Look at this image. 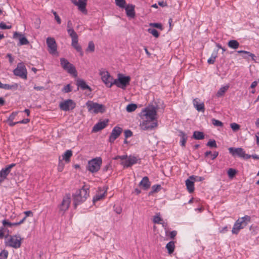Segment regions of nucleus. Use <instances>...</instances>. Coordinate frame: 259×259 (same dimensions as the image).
Returning <instances> with one entry per match:
<instances>
[{"label": "nucleus", "mask_w": 259, "mask_h": 259, "mask_svg": "<svg viewBox=\"0 0 259 259\" xmlns=\"http://www.w3.org/2000/svg\"><path fill=\"white\" fill-rule=\"evenodd\" d=\"M64 168V163L61 160H59L58 166V169L59 171H62Z\"/></svg>", "instance_id": "052dcab7"}, {"label": "nucleus", "mask_w": 259, "mask_h": 259, "mask_svg": "<svg viewBox=\"0 0 259 259\" xmlns=\"http://www.w3.org/2000/svg\"><path fill=\"white\" fill-rule=\"evenodd\" d=\"M3 224L5 226H8L9 227L12 226V223L9 222L7 220H4L3 221Z\"/></svg>", "instance_id": "0e129e2a"}, {"label": "nucleus", "mask_w": 259, "mask_h": 259, "mask_svg": "<svg viewBox=\"0 0 259 259\" xmlns=\"http://www.w3.org/2000/svg\"><path fill=\"white\" fill-rule=\"evenodd\" d=\"M177 234L176 231H172L169 232V237L171 239H174Z\"/></svg>", "instance_id": "680f3d73"}, {"label": "nucleus", "mask_w": 259, "mask_h": 259, "mask_svg": "<svg viewBox=\"0 0 259 259\" xmlns=\"http://www.w3.org/2000/svg\"><path fill=\"white\" fill-rule=\"evenodd\" d=\"M52 12L53 13V14L55 17V19L56 21H57V23L58 24H60L61 23V20L60 17L57 14V12L54 11V10H52Z\"/></svg>", "instance_id": "603ef678"}, {"label": "nucleus", "mask_w": 259, "mask_h": 259, "mask_svg": "<svg viewBox=\"0 0 259 259\" xmlns=\"http://www.w3.org/2000/svg\"><path fill=\"white\" fill-rule=\"evenodd\" d=\"M76 85L82 90H88L92 91L91 88L86 83L84 80L81 79H78L76 80Z\"/></svg>", "instance_id": "b1692460"}, {"label": "nucleus", "mask_w": 259, "mask_h": 259, "mask_svg": "<svg viewBox=\"0 0 259 259\" xmlns=\"http://www.w3.org/2000/svg\"><path fill=\"white\" fill-rule=\"evenodd\" d=\"M89 188L84 185L81 189L76 191L73 195V204L74 208H76L77 205L85 201L89 196Z\"/></svg>", "instance_id": "f03ea898"}, {"label": "nucleus", "mask_w": 259, "mask_h": 259, "mask_svg": "<svg viewBox=\"0 0 259 259\" xmlns=\"http://www.w3.org/2000/svg\"><path fill=\"white\" fill-rule=\"evenodd\" d=\"M95 51V45L92 41L89 42L88 47L86 49L87 52H93Z\"/></svg>", "instance_id": "a19ab883"}, {"label": "nucleus", "mask_w": 259, "mask_h": 259, "mask_svg": "<svg viewBox=\"0 0 259 259\" xmlns=\"http://www.w3.org/2000/svg\"><path fill=\"white\" fill-rule=\"evenodd\" d=\"M1 89H4L5 90H12V89H17L18 88V84L17 83H15L13 85H10L8 84H3L1 86Z\"/></svg>", "instance_id": "c9c22d12"}, {"label": "nucleus", "mask_w": 259, "mask_h": 259, "mask_svg": "<svg viewBox=\"0 0 259 259\" xmlns=\"http://www.w3.org/2000/svg\"><path fill=\"white\" fill-rule=\"evenodd\" d=\"M60 64L63 69L66 71L68 73L74 77L77 76V74L75 67L67 59L64 58H60Z\"/></svg>", "instance_id": "423d86ee"}, {"label": "nucleus", "mask_w": 259, "mask_h": 259, "mask_svg": "<svg viewBox=\"0 0 259 259\" xmlns=\"http://www.w3.org/2000/svg\"><path fill=\"white\" fill-rule=\"evenodd\" d=\"M19 37V45H26L29 44V41L22 34L18 32H15L13 35L14 38H17Z\"/></svg>", "instance_id": "aec40b11"}, {"label": "nucleus", "mask_w": 259, "mask_h": 259, "mask_svg": "<svg viewBox=\"0 0 259 259\" xmlns=\"http://www.w3.org/2000/svg\"><path fill=\"white\" fill-rule=\"evenodd\" d=\"M175 248V242L173 241L169 242L166 245V248L167 249L168 253L169 254H171L172 253L174 252Z\"/></svg>", "instance_id": "c756f323"}, {"label": "nucleus", "mask_w": 259, "mask_h": 259, "mask_svg": "<svg viewBox=\"0 0 259 259\" xmlns=\"http://www.w3.org/2000/svg\"><path fill=\"white\" fill-rule=\"evenodd\" d=\"M72 89L71 88V86L69 84L65 85L62 89V91L65 93H67L71 92Z\"/></svg>", "instance_id": "3c124183"}, {"label": "nucleus", "mask_w": 259, "mask_h": 259, "mask_svg": "<svg viewBox=\"0 0 259 259\" xmlns=\"http://www.w3.org/2000/svg\"><path fill=\"white\" fill-rule=\"evenodd\" d=\"M131 77L129 76H124L122 74H118V78L113 80L114 85L118 88L125 90L127 85L130 84Z\"/></svg>", "instance_id": "39448f33"}, {"label": "nucleus", "mask_w": 259, "mask_h": 259, "mask_svg": "<svg viewBox=\"0 0 259 259\" xmlns=\"http://www.w3.org/2000/svg\"><path fill=\"white\" fill-rule=\"evenodd\" d=\"M70 203V194H67L63 197L61 203L59 206V211L64 213L69 208Z\"/></svg>", "instance_id": "9b49d317"}, {"label": "nucleus", "mask_w": 259, "mask_h": 259, "mask_svg": "<svg viewBox=\"0 0 259 259\" xmlns=\"http://www.w3.org/2000/svg\"><path fill=\"white\" fill-rule=\"evenodd\" d=\"M72 156V151L71 150H67L62 155L63 160H64L66 162H69L70 161V157Z\"/></svg>", "instance_id": "bb28decb"}, {"label": "nucleus", "mask_w": 259, "mask_h": 259, "mask_svg": "<svg viewBox=\"0 0 259 259\" xmlns=\"http://www.w3.org/2000/svg\"><path fill=\"white\" fill-rule=\"evenodd\" d=\"M219 152L217 151H214L213 153H212L211 151H207L204 153L205 157H207L209 155H210L211 156L212 160H214L215 158H217Z\"/></svg>", "instance_id": "e433bc0d"}, {"label": "nucleus", "mask_w": 259, "mask_h": 259, "mask_svg": "<svg viewBox=\"0 0 259 259\" xmlns=\"http://www.w3.org/2000/svg\"><path fill=\"white\" fill-rule=\"evenodd\" d=\"M228 46L231 49H237L239 46V44L236 40H231L228 42Z\"/></svg>", "instance_id": "473e14b6"}, {"label": "nucleus", "mask_w": 259, "mask_h": 259, "mask_svg": "<svg viewBox=\"0 0 259 259\" xmlns=\"http://www.w3.org/2000/svg\"><path fill=\"white\" fill-rule=\"evenodd\" d=\"M78 52H79L80 53V56H83V53L82 51V48H81V47L79 45L78 46H76L75 48H74Z\"/></svg>", "instance_id": "e2e57ef3"}, {"label": "nucleus", "mask_w": 259, "mask_h": 259, "mask_svg": "<svg viewBox=\"0 0 259 259\" xmlns=\"http://www.w3.org/2000/svg\"><path fill=\"white\" fill-rule=\"evenodd\" d=\"M157 115V108L154 106L148 107L143 109L140 114V116L143 120L140 123V126L143 130H151L157 126L156 116Z\"/></svg>", "instance_id": "f257e3e1"}, {"label": "nucleus", "mask_w": 259, "mask_h": 259, "mask_svg": "<svg viewBox=\"0 0 259 259\" xmlns=\"http://www.w3.org/2000/svg\"><path fill=\"white\" fill-rule=\"evenodd\" d=\"M228 227L227 226H225L224 227H223L222 228L219 229V232L221 233H225L228 231Z\"/></svg>", "instance_id": "69168bd1"}, {"label": "nucleus", "mask_w": 259, "mask_h": 259, "mask_svg": "<svg viewBox=\"0 0 259 259\" xmlns=\"http://www.w3.org/2000/svg\"><path fill=\"white\" fill-rule=\"evenodd\" d=\"M71 38V46L75 48L76 46H79L78 44V37L77 34H75L70 36Z\"/></svg>", "instance_id": "2f4dec72"}, {"label": "nucleus", "mask_w": 259, "mask_h": 259, "mask_svg": "<svg viewBox=\"0 0 259 259\" xmlns=\"http://www.w3.org/2000/svg\"><path fill=\"white\" fill-rule=\"evenodd\" d=\"M139 186L143 187V188L145 190L148 189L151 186V183L148 177L147 176L144 177L140 182Z\"/></svg>", "instance_id": "5701e85b"}, {"label": "nucleus", "mask_w": 259, "mask_h": 259, "mask_svg": "<svg viewBox=\"0 0 259 259\" xmlns=\"http://www.w3.org/2000/svg\"><path fill=\"white\" fill-rule=\"evenodd\" d=\"M193 137L196 140H202L204 138V134L201 132L195 131L193 133Z\"/></svg>", "instance_id": "72a5a7b5"}, {"label": "nucleus", "mask_w": 259, "mask_h": 259, "mask_svg": "<svg viewBox=\"0 0 259 259\" xmlns=\"http://www.w3.org/2000/svg\"><path fill=\"white\" fill-rule=\"evenodd\" d=\"M67 32L69 36L77 34L72 28V23L71 20H68L67 22Z\"/></svg>", "instance_id": "7c9ffc66"}, {"label": "nucleus", "mask_w": 259, "mask_h": 259, "mask_svg": "<svg viewBox=\"0 0 259 259\" xmlns=\"http://www.w3.org/2000/svg\"><path fill=\"white\" fill-rule=\"evenodd\" d=\"M108 122V120L98 122L93 126L92 132H97L103 129L107 126Z\"/></svg>", "instance_id": "412c9836"}, {"label": "nucleus", "mask_w": 259, "mask_h": 259, "mask_svg": "<svg viewBox=\"0 0 259 259\" xmlns=\"http://www.w3.org/2000/svg\"><path fill=\"white\" fill-rule=\"evenodd\" d=\"M229 151L230 153L233 156H237L245 159H247L251 157L250 155L246 154L244 150L241 148L230 147L229 148Z\"/></svg>", "instance_id": "6e6552de"}, {"label": "nucleus", "mask_w": 259, "mask_h": 259, "mask_svg": "<svg viewBox=\"0 0 259 259\" xmlns=\"http://www.w3.org/2000/svg\"><path fill=\"white\" fill-rule=\"evenodd\" d=\"M135 6L132 4H128L124 8L127 17L132 18H134L135 17Z\"/></svg>", "instance_id": "6ab92c4d"}, {"label": "nucleus", "mask_w": 259, "mask_h": 259, "mask_svg": "<svg viewBox=\"0 0 259 259\" xmlns=\"http://www.w3.org/2000/svg\"><path fill=\"white\" fill-rule=\"evenodd\" d=\"M194 181L190 178L186 181V185L188 192L190 193L194 191Z\"/></svg>", "instance_id": "393cba45"}, {"label": "nucleus", "mask_w": 259, "mask_h": 259, "mask_svg": "<svg viewBox=\"0 0 259 259\" xmlns=\"http://www.w3.org/2000/svg\"><path fill=\"white\" fill-rule=\"evenodd\" d=\"M46 42L49 48V53L52 54H54L57 51V44L55 39L53 37H48Z\"/></svg>", "instance_id": "dca6fc26"}, {"label": "nucleus", "mask_w": 259, "mask_h": 259, "mask_svg": "<svg viewBox=\"0 0 259 259\" xmlns=\"http://www.w3.org/2000/svg\"><path fill=\"white\" fill-rule=\"evenodd\" d=\"M236 173V170L233 168H229L228 170V174L230 178H233Z\"/></svg>", "instance_id": "c03bdc74"}, {"label": "nucleus", "mask_w": 259, "mask_h": 259, "mask_svg": "<svg viewBox=\"0 0 259 259\" xmlns=\"http://www.w3.org/2000/svg\"><path fill=\"white\" fill-rule=\"evenodd\" d=\"M128 157L127 156V155H121V156H119V155H118L116 157H115L114 158H113V159L114 160H117L118 159H120L121 160H126L127 159Z\"/></svg>", "instance_id": "13d9d810"}, {"label": "nucleus", "mask_w": 259, "mask_h": 259, "mask_svg": "<svg viewBox=\"0 0 259 259\" xmlns=\"http://www.w3.org/2000/svg\"><path fill=\"white\" fill-rule=\"evenodd\" d=\"M115 4L120 8H124L126 5L125 0H115Z\"/></svg>", "instance_id": "58836bf2"}, {"label": "nucleus", "mask_w": 259, "mask_h": 259, "mask_svg": "<svg viewBox=\"0 0 259 259\" xmlns=\"http://www.w3.org/2000/svg\"><path fill=\"white\" fill-rule=\"evenodd\" d=\"M100 75L101 76L103 82L105 84L107 87L111 88L114 85L113 80L114 79L107 71H100Z\"/></svg>", "instance_id": "1a4fd4ad"}, {"label": "nucleus", "mask_w": 259, "mask_h": 259, "mask_svg": "<svg viewBox=\"0 0 259 259\" xmlns=\"http://www.w3.org/2000/svg\"><path fill=\"white\" fill-rule=\"evenodd\" d=\"M148 32L152 34L154 37H158L159 36V33L158 31L154 28H149L147 30Z\"/></svg>", "instance_id": "ea45409f"}, {"label": "nucleus", "mask_w": 259, "mask_h": 259, "mask_svg": "<svg viewBox=\"0 0 259 259\" xmlns=\"http://www.w3.org/2000/svg\"><path fill=\"white\" fill-rule=\"evenodd\" d=\"M237 53L242 54V56L244 58H247L248 57H250L252 60H255V55L253 54L250 53L249 52L241 50L238 51Z\"/></svg>", "instance_id": "a878e982"}, {"label": "nucleus", "mask_w": 259, "mask_h": 259, "mask_svg": "<svg viewBox=\"0 0 259 259\" xmlns=\"http://www.w3.org/2000/svg\"><path fill=\"white\" fill-rule=\"evenodd\" d=\"M24 213L25 215L24 217H25L26 218L29 216H33V212L30 210L26 211Z\"/></svg>", "instance_id": "774afa93"}, {"label": "nucleus", "mask_w": 259, "mask_h": 259, "mask_svg": "<svg viewBox=\"0 0 259 259\" xmlns=\"http://www.w3.org/2000/svg\"><path fill=\"white\" fill-rule=\"evenodd\" d=\"M160 185H154L152 187V191L149 193V195L155 192H157L161 189Z\"/></svg>", "instance_id": "79ce46f5"}, {"label": "nucleus", "mask_w": 259, "mask_h": 259, "mask_svg": "<svg viewBox=\"0 0 259 259\" xmlns=\"http://www.w3.org/2000/svg\"><path fill=\"white\" fill-rule=\"evenodd\" d=\"M12 28L11 25H7L4 22L0 23V29H9Z\"/></svg>", "instance_id": "864d4df0"}, {"label": "nucleus", "mask_w": 259, "mask_h": 259, "mask_svg": "<svg viewBox=\"0 0 259 259\" xmlns=\"http://www.w3.org/2000/svg\"><path fill=\"white\" fill-rule=\"evenodd\" d=\"M71 1L74 5L78 6L79 11L83 13H87L86 9L87 0H78V1H77V0H71Z\"/></svg>", "instance_id": "f3484780"}, {"label": "nucleus", "mask_w": 259, "mask_h": 259, "mask_svg": "<svg viewBox=\"0 0 259 259\" xmlns=\"http://www.w3.org/2000/svg\"><path fill=\"white\" fill-rule=\"evenodd\" d=\"M229 85H226L225 86L221 87L219 90L218 91L216 96L218 97H221L224 96V94L227 92V91L229 89Z\"/></svg>", "instance_id": "cd10ccee"}, {"label": "nucleus", "mask_w": 259, "mask_h": 259, "mask_svg": "<svg viewBox=\"0 0 259 259\" xmlns=\"http://www.w3.org/2000/svg\"><path fill=\"white\" fill-rule=\"evenodd\" d=\"M206 145L210 148L217 147V145L214 140H210L206 144Z\"/></svg>", "instance_id": "37998d69"}, {"label": "nucleus", "mask_w": 259, "mask_h": 259, "mask_svg": "<svg viewBox=\"0 0 259 259\" xmlns=\"http://www.w3.org/2000/svg\"><path fill=\"white\" fill-rule=\"evenodd\" d=\"M179 135L181 137L180 143H181V146H185L186 141L187 140V138H188L187 135H186V134L184 132H183L182 131L179 132Z\"/></svg>", "instance_id": "c85d7f7f"}, {"label": "nucleus", "mask_w": 259, "mask_h": 259, "mask_svg": "<svg viewBox=\"0 0 259 259\" xmlns=\"http://www.w3.org/2000/svg\"><path fill=\"white\" fill-rule=\"evenodd\" d=\"M86 106L88 109V111L91 113L95 114L98 113H103L106 111V108L104 105L93 101H89L87 102L86 103Z\"/></svg>", "instance_id": "20e7f679"}, {"label": "nucleus", "mask_w": 259, "mask_h": 259, "mask_svg": "<svg viewBox=\"0 0 259 259\" xmlns=\"http://www.w3.org/2000/svg\"><path fill=\"white\" fill-rule=\"evenodd\" d=\"M230 126L234 131H237L240 128V125L236 123H231Z\"/></svg>", "instance_id": "5fc2aeb1"}, {"label": "nucleus", "mask_w": 259, "mask_h": 259, "mask_svg": "<svg viewBox=\"0 0 259 259\" xmlns=\"http://www.w3.org/2000/svg\"><path fill=\"white\" fill-rule=\"evenodd\" d=\"M8 255V251L4 249L0 253V259H7Z\"/></svg>", "instance_id": "49530a36"}, {"label": "nucleus", "mask_w": 259, "mask_h": 259, "mask_svg": "<svg viewBox=\"0 0 259 259\" xmlns=\"http://www.w3.org/2000/svg\"><path fill=\"white\" fill-rule=\"evenodd\" d=\"M18 114V112H13L11 113V114L9 116L8 119V120H11L12 121V120H13L16 116Z\"/></svg>", "instance_id": "bf43d9fd"}, {"label": "nucleus", "mask_w": 259, "mask_h": 259, "mask_svg": "<svg viewBox=\"0 0 259 259\" xmlns=\"http://www.w3.org/2000/svg\"><path fill=\"white\" fill-rule=\"evenodd\" d=\"M211 121L212 123L215 126H222L223 125V123L221 121L214 118L212 119Z\"/></svg>", "instance_id": "de8ad7c7"}, {"label": "nucleus", "mask_w": 259, "mask_h": 259, "mask_svg": "<svg viewBox=\"0 0 259 259\" xmlns=\"http://www.w3.org/2000/svg\"><path fill=\"white\" fill-rule=\"evenodd\" d=\"M137 108V105L136 104H128L126 107V110L128 112H132L136 110Z\"/></svg>", "instance_id": "4c0bfd02"}, {"label": "nucleus", "mask_w": 259, "mask_h": 259, "mask_svg": "<svg viewBox=\"0 0 259 259\" xmlns=\"http://www.w3.org/2000/svg\"><path fill=\"white\" fill-rule=\"evenodd\" d=\"M217 56L218 51H213L211 55V57L208 59L207 63L209 64H213L215 62V60L217 57Z\"/></svg>", "instance_id": "f704fd0d"}, {"label": "nucleus", "mask_w": 259, "mask_h": 259, "mask_svg": "<svg viewBox=\"0 0 259 259\" xmlns=\"http://www.w3.org/2000/svg\"><path fill=\"white\" fill-rule=\"evenodd\" d=\"M14 75L23 79H27V72L26 67L22 63L17 65V67L13 71Z\"/></svg>", "instance_id": "9d476101"}, {"label": "nucleus", "mask_w": 259, "mask_h": 259, "mask_svg": "<svg viewBox=\"0 0 259 259\" xmlns=\"http://www.w3.org/2000/svg\"><path fill=\"white\" fill-rule=\"evenodd\" d=\"M138 159L135 156H130L125 161H122L121 164L124 167H128L138 162Z\"/></svg>", "instance_id": "a211bd4d"}, {"label": "nucleus", "mask_w": 259, "mask_h": 259, "mask_svg": "<svg viewBox=\"0 0 259 259\" xmlns=\"http://www.w3.org/2000/svg\"><path fill=\"white\" fill-rule=\"evenodd\" d=\"M76 106L75 103L71 99H68L64 102H61L59 104L60 108L63 111H69L73 110Z\"/></svg>", "instance_id": "ddd939ff"}, {"label": "nucleus", "mask_w": 259, "mask_h": 259, "mask_svg": "<svg viewBox=\"0 0 259 259\" xmlns=\"http://www.w3.org/2000/svg\"><path fill=\"white\" fill-rule=\"evenodd\" d=\"M122 132V128L119 126H115L113 128L109 137V142L113 143L114 141L120 136Z\"/></svg>", "instance_id": "2eb2a0df"}, {"label": "nucleus", "mask_w": 259, "mask_h": 259, "mask_svg": "<svg viewBox=\"0 0 259 259\" xmlns=\"http://www.w3.org/2000/svg\"><path fill=\"white\" fill-rule=\"evenodd\" d=\"M190 179L197 182H201L204 180V177L194 176H190Z\"/></svg>", "instance_id": "a18cd8bd"}, {"label": "nucleus", "mask_w": 259, "mask_h": 259, "mask_svg": "<svg viewBox=\"0 0 259 259\" xmlns=\"http://www.w3.org/2000/svg\"><path fill=\"white\" fill-rule=\"evenodd\" d=\"M7 243L9 246L15 248H18L21 245V238L19 235L10 236V239Z\"/></svg>", "instance_id": "f8f14e48"}, {"label": "nucleus", "mask_w": 259, "mask_h": 259, "mask_svg": "<svg viewBox=\"0 0 259 259\" xmlns=\"http://www.w3.org/2000/svg\"><path fill=\"white\" fill-rule=\"evenodd\" d=\"M133 136L132 132L130 130H126L124 131V136L125 138L131 137Z\"/></svg>", "instance_id": "4d7b16f0"}, {"label": "nucleus", "mask_w": 259, "mask_h": 259, "mask_svg": "<svg viewBox=\"0 0 259 259\" xmlns=\"http://www.w3.org/2000/svg\"><path fill=\"white\" fill-rule=\"evenodd\" d=\"M16 165L15 163H12L7 165L5 168H3L0 171V183H2L5 179H6L7 176L9 174L11 171V168Z\"/></svg>", "instance_id": "4468645a"}, {"label": "nucleus", "mask_w": 259, "mask_h": 259, "mask_svg": "<svg viewBox=\"0 0 259 259\" xmlns=\"http://www.w3.org/2000/svg\"><path fill=\"white\" fill-rule=\"evenodd\" d=\"M250 221V217L248 215L238 219L235 223L232 232L234 234H238L240 230L246 227L248 222Z\"/></svg>", "instance_id": "7ed1b4c3"}, {"label": "nucleus", "mask_w": 259, "mask_h": 259, "mask_svg": "<svg viewBox=\"0 0 259 259\" xmlns=\"http://www.w3.org/2000/svg\"><path fill=\"white\" fill-rule=\"evenodd\" d=\"M104 195L105 193H104L103 194H96V196L93 198V201L95 202L102 199L104 197Z\"/></svg>", "instance_id": "8fccbe9b"}, {"label": "nucleus", "mask_w": 259, "mask_h": 259, "mask_svg": "<svg viewBox=\"0 0 259 259\" xmlns=\"http://www.w3.org/2000/svg\"><path fill=\"white\" fill-rule=\"evenodd\" d=\"M194 106L198 111L204 112V105L203 103H199V99L198 98L194 99L193 101Z\"/></svg>", "instance_id": "4be33fe9"}, {"label": "nucleus", "mask_w": 259, "mask_h": 259, "mask_svg": "<svg viewBox=\"0 0 259 259\" xmlns=\"http://www.w3.org/2000/svg\"><path fill=\"white\" fill-rule=\"evenodd\" d=\"M153 222L155 224H159L161 222H162V219L159 215H156L154 217Z\"/></svg>", "instance_id": "09e8293b"}, {"label": "nucleus", "mask_w": 259, "mask_h": 259, "mask_svg": "<svg viewBox=\"0 0 259 259\" xmlns=\"http://www.w3.org/2000/svg\"><path fill=\"white\" fill-rule=\"evenodd\" d=\"M149 25L154 27H156L160 29V30H162V26L161 24L158 23H151L149 24Z\"/></svg>", "instance_id": "6e6d98bb"}, {"label": "nucleus", "mask_w": 259, "mask_h": 259, "mask_svg": "<svg viewBox=\"0 0 259 259\" xmlns=\"http://www.w3.org/2000/svg\"><path fill=\"white\" fill-rule=\"evenodd\" d=\"M102 163L101 157L93 158L88 162V169L92 173L96 172L100 169Z\"/></svg>", "instance_id": "0eeeda50"}, {"label": "nucleus", "mask_w": 259, "mask_h": 259, "mask_svg": "<svg viewBox=\"0 0 259 259\" xmlns=\"http://www.w3.org/2000/svg\"><path fill=\"white\" fill-rule=\"evenodd\" d=\"M7 57L8 58L9 62L11 64H12L14 61V58L13 57L12 55L11 54H8L7 55Z\"/></svg>", "instance_id": "338daca9"}]
</instances>
